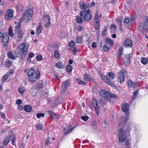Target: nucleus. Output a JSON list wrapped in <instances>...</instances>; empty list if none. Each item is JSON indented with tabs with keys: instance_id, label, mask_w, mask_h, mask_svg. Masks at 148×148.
I'll return each instance as SVG.
<instances>
[{
	"instance_id": "obj_31",
	"label": "nucleus",
	"mask_w": 148,
	"mask_h": 148,
	"mask_svg": "<svg viewBox=\"0 0 148 148\" xmlns=\"http://www.w3.org/2000/svg\"><path fill=\"white\" fill-rule=\"evenodd\" d=\"M56 66L59 69H62L64 68V64H62V62H58L56 64Z\"/></svg>"
},
{
	"instance_id": "obj_38",
	"label": "nucleus",
	"mask_w": 148,
	"mask_h": 148,
	"mask_svg": "<svg viewBox=\"0 0 148 148\" xmlns=\"http://www.w3.org/2000/svg\"><path fill=\"white\" fill-rule=\"evenodd\" d=\"M26 89L24 87L21 86L19 88V93L22 95L25 92Z\"/></svg>"
},
{
	"instance_id": "obj_12",
	"label": "nucleus",
	"mask_w": 148,
	"mask_h": 148,
	"mask_svg": "<svg viewBox=\"0 0 148 148\" xmlns=\"http://www.w3.org/2000/svg\"><path fill=\"white\" fill-rule=\"evenodd\" d=\"M14 11L12 10L9 9L7 10L5 16V19L7 20L11 19L13 16Z\"/></svg>"
},
{
	"instance_id": "obj_21",
	"label": "nucleus",
	"mask_w": 148,
	"mask_h": 148,
	"mask_svg": "<svg viewBox=\"0 0 148 148\" xmlns=\"http://www.w3.org/2000/svg\"><path fill=\"white\" fill-rule=\"evenodd\" d=\"M79 4L80 5L79 8L81 10L84 9L86 10L88 7V4L83 2H80Z\"/></svg>"
},
{
	"instance_id": "obj_29",
	"label": "nucleus",
	"mask_w": 148,
	"mask_h": 148,
	"mask_svg": "<svg viewBox=\"0 0 148 148\" xmlns=\"http://www.w3.org/2000/svg\"><path fill=\"white\" fill-rule=\"evenodd\" d=\"M42 29V26L41 25L40 23L39 25L36 28V34L37 35L40 34L41 33Z\"/></svg>"
},
{
	"instance_id": "obj_23",
	"label": "nucleus",
	"mask_w": 148,
	"mask_h": 148,
	"mask_svg": "<svg viewBox=\"0 0 148 148\" xmlns=\"http://www.w3.org/2000/svg\"><path fill=\"white\" fill-rule=\"evenodd\" d=\"M75 21L78 23L81 24L83 22V20L81 16H75Z\"/></svg>"
},
{
	"instance_id": "obj_37",
	"label": "nucleus",
	"mask_w": 148,
	"mask_h": 148,
	"mask_svg": "<svg viewBox=\"0 0 148 148\" xmlns=\"http://www.w3.org/2000/svg\"><path fill=\"white\" fill-rule=\"evenodd\" d=\"M76 42L78 44H81L82 42V38L80 36L77 37L76 38Z\"/></svg>"
},
{
	"instance_id": "obj_41",
	"label": "nucleus",
	"mask_w": 148,
	"mask_h": 148,
	"mask_svg": "<svg viewBox=\"0 0 148 148\" xmlns=\"http://www.w3.org/2000/svg\"><path fill=\"white\" fill-rule=\"evenodd\" d=\"M73 67L70 65H68L66 68V71L68 72H70L72 71Z\"/></svg>"
},
{
	"instance_id": "obj_14",
	"label": "nucleus",
	"mask_w": 148,
	"mask_h": 148,
	"mask_svg": "<svg viewBox=\"0 0 148 148\" xmlns=\"http://www.w3.org/2000/svg\"><path fill=\"white\" fill-rule=\"evenodd\" d=\"M123 45L125 47H131L133 45L132 40L130 38H127L123 43Z\"/></svg>"
},
{
	"instance_id": "obj_46",
	"label": "nucleus",
	"mask_w": 148,
	"mask_h": 148,
	"mask_svg": "<svg viewBox=\"0 0 148 148\" xmlns=\"http://www.w3.org/2000/svg\"><path fill=\"white\" fill-rule=\"evenodd\" d=\"M77 30L81 32L83 29V27L82 25H78L76 27Z\"/></svg>"
},
{
	"instance_id": "obj_10",
	"label": "nucleus",
	"mask_w": 148,
	"mask_h": 148,
	"mask_svg": "<svg viewBox=\"0 0 148 148\" xmlns=\"http://www.w3.org/2000/svg\"><path fill=\"white\" fill-rule=\"evenodd\" d=\"M100 76L101 79L103 81L108 85H110L112 87L115 86V84L114 82L111 81L107 77H106L105 76L102 75H100Z\"/></svg>"
},
{
	"instance_id": "obj_53",
	"label": "nucleus",
	"mask_w": 148,
	"mask_h": 148,
	"mask_svg": "<svg viewBox=\"0 0 148 148\" xmlns=\"http://www.w3.org/2000/svg\"><path fill=\"white\" fill-rule=\"evenodd\" d=\"M36 58L38 61H40L42 60V58L41 55H39L37 56Z\"/></svg>"
},
{
	"instance_id": "obj_45",
	"label": "nucleus",
	"mask_w": 148,
	"mask_h": 148,
	"mask_svg": "<svg viewBox=\"0 0 148 148\" xmlns=\"http://www.w3.org/2000/svg\"><path fill=\"white\" fill-rule=\"evenodd\" d=\"M36 127L37 130H42L43 129V125L40 124L37 125Z\"/></svg>"
},
{
	"instance_id": "obj_32",
	"label": "nucleus",
	"mask_w": 148,
	"mask_h": 148,
	"mask_svg": "<svg viewBox=\"0 0 148 148\" xmlns=\"http://www.w3.org/2000/svg\"><path fill=\"white\" fill-rule=\"evenodd\" d=\"M21 24L20 23H19V40H22L23 36V32L22 31L20 30V28H21Z\"/></svg>"
},
{
	"instance_id": "obj_36",
	"label": "nucleus",
	"mask_w": 148,
	"mask_h": 148,
	"mask_svg": "<svg viewBox=\"0 0 148 148\" xmlns=\"http://www.w3.org/2000/svg\"><path fill=\"white\" fill-rule=\"evenodd\" d=\"M141 61L142 63L144 65L147 64L148 62L147 58H142L141 59Z\"/></svg>"
},
{
	"instance_id": "obj_34",
	"label": "nucleus",
	"mask_w": 148,
	"mask_h": 148,
	"mask_svg": "<svg viewBox=\"0 0 148 148\" xmlns=\"http://www.w3.org/2000/svg\"><path fill=\"white\" fill-rule=\"evenodd\" d=\"M14 52L10 51L8 52V56L9 58H11L12 59H14L15 58V56L13 55Z\"/></svg>"
},
{
	"instance_id": "obj_22",
	"label": "nucleus",
	"mask_w": 148,
	"mask_h": 148,
	"mask_svg": "<svg viewBox=\"0 0 148 148\" xmlns=\"http://www.w3.org/2000/svg\"><path fill=\"white\" fill-rule=\"evenodd\" d=\"M11 138V135L10 133L6 137L3 141V144L4 145L6 146L8 144Z\"/></svg>"
},
{
	"instance_id": "obj_56",
	"label": "nucleus",
	"mask_w": 148,
	"mask_h": 148,
	"mask_svg": "<svg viewBox=\"0 0 148 148\" xmlns=\"http://www.w3.org/2000/svg\"><path fill=\"white\" fill-rule=\"evenodd\" d=\"M22 103V101L21 99H19V110H21L22 109H24V107L22 106H21V104Z\"/></svg>"
},
{
	"instance_id": "obj_1",
	"label": "nucleus",
	"mask_w": 148,
	"mask_h": 148,
	"mask_svg": "<svg viewBox=\"0 0 148 148\" xmlns=\"http://www.w3.org/2000/svg\"><path fill=\"white\" fill-rule=\"evenodd\" d=\"M128 116L122 117L121 120L119 124V127H123V128H120L118 131V137L119 142L121 143H123L125 140L127 139V136H129L130 134V129L129 126L126 127L127 130L124 129L123 125H125V123L127 121Z\"/></svg>"
},
{
	"instance_id": "obj_2",
	"label": "nucleus",
	"mask_w": 148,
	"mask_h": 148,
	"mask_svg": "<svg viewBox=\"0 0 148 148\" xmlns=\"http://www.w3.org/2000/svg\"><path fill=\"white\" fill-rule=\"evenodd\" d=\"M28 79L32 82L36 81L40 78V72L39 69L36 71L34 68H32L28 71Z\"/></svg>"
},
{
	"instance_id": "obj_59",
	"label": "nucleus",
	"mask_w": 148,
	"mask_h": 148,
	"mask_svg": "<svg viewBox=\"0 0 148 148\" xmlns=\"http://www.w3.org/2000/svg\"><path fill=\"white\" fill-rule=\"evenodd\" d=\"M138 90H136L133 92V95L132 96V98L134 99V98H135L136 95L138 94Z\"/></svg>"
},
{
	"instance_id": "obj_28",
	"label": "nucleus",
	"mask_w": 148,
	"mask_h": 148,
	"mask_svg": "<svg viewBox=\"0 0 148 148\" xmlns=\"http://www.w3.org/2000/svg\"><path fill=\"white\" fill-rule=\"evenodd\" d=\"M45 17L46 18H47L48 19V22H47L45 25V27L46 28H48L49 27V25L51 24V23L50 22V17L49 15L46 14L45 15Z\"/></svg>"
},
{
	"instance_id": "obj_30",
	"label": "nucleus",
	"mask_w": 148,
	"mask_h": 148,
	"mask_svg": "<svg viewBox=\"0 0 148 148\" xmlns=\"http://www.w3.org/2000/svg\"><path fill=\"white\" fill-rule=\"evenodd\" d=\"M10 134L11 135V137H12V143L13 145H15V143L16 140L15 136L13 134L12 131H10Z\"/></svg>"
},
{
	"instance_id": "obj_7",
	"label": "nucleus",
	"mask_w": 148,
	"mask_h": 148,
	"mask_svg": "<svg viewBox=\"0 0 148 148\" xmlns=\"http://www.w3.org/2000/svg\"><path fill=\"white\" fill-rule=\"evenodd\" d=\"M119 73L120 75L119 77L118 80L120 83L121 84L124 82L125 81V76L126 74H128V72L125 69H123L120 71Z\"/></svg>"
},
{
	"instance_id": "obj_49",
	"label": "nucleus",
	"mask_w": 148,
	"mask_h": 148,
	"mask_svg": "<svg viewBox=\"0 0 148 148\" xmlns=\"http://www.w3.org/2000/svg\"><path fill=\"white\" fill-rule=\"evenodd\" d=\"M36 116L38 118H40L41 117H43L45 116V114L43 113L40 112L36 114Z\"/></svg>"
},
{
	"instance_id": "obj_8",
	"label": "nucleus",
	"mask_w": 148,
	"mask_h": 148,
	"mask_svg": "<svg viewBox=\"0 0 148 148\" xmlns=\"http://www.w3.org/2000/svg\"><path fill=\"white\" fill-rule=\"evenodd\" d=\"M99 94L106 100L109 101L111 99V93L109 91L102 90L100 91Z\"/></svg>"
},
{
	"instance_id": "obj_64",
	"label": "nucleus",
	"mask_w": 148,
	"mask_h": 148,
	"mask_svg": "<svg viewBox=\"0 0 148 148\" xmlns=\"http://www.w3.org/2000/svg\"><path fill=\"white\" fill-rule=\"evenodd\" d=\"M15 31L16 33H18V24L16 26Z\"/></svg>"
},
{
	"instance_id": "obj_11",
	"label": "nucleus",
	"mask_w": 148,
	"mask_h": 148,
	"mask_svg": "<svg viewBox=\"0 0 148 148\" xmlns=\"http://www.w3.org/2000/svg\"><path fill=\"white\" fill-rule=\"evenodd\" d=\"M92 103L93 106L95 108V110L96 114L97 116L100 112V108L98 106L97 102L96 99L95 98H93L92 99Z\"/></svg>"
},
{
	"instance_id": "obj_58",
	"label": "nucleus",
	"mask_w": 148,
	"mask_h": 148,
	"mask_svg": "<svg viewBox=\"0 0 148 148\" xmlns=\"http://www.w3.org/2000/svg\"><path fill=\"white\" fill-rule=\"evenodd\" d=\"M138 86V84L137 82H134L132 85V86L131 87L133 88H137Z\"/></svg>"
},
{
	"instance_id": "obj_40",
	"label": "nucleus",
	"mask_w": 148,
	"mask_h": 148,
	"mask_svg": "<svg viewBox=\"0 0 148 148\" xmlns=\"http://www.w3.org/2000/svg\"><path fill=\"white\" fill-rule=\"evenodd\" d=\"M54 55L55 58L58 59L60 58V53L57 50H55Z\"/></svg>"
},
{
	"instance_id": "obj_54",
	"label": "nucleus",
	"mask_w": 148,
	"mask_h": 148,
	"mask_svg": "<svg viewBox=\"0 0 148 148\" xmlns=\"http://www.w3.org/2000/svg\"><path fill=\"white\" fill-rule=\"evenodd\" d=\"M81 119L84 121H86L88 119V116H83L81 117Z\"/></svg>"
},
{
	"instance_id": "obj_26",
	"label": "nucleus",
	"mask_w": 148,
	"mask_h": 148,
	"mask_svg": "<svg viewBox=\"0 0 148 148\" xmlns=\"http://www.w3.org/2000/svg\"><path fill=\"white\" fill-rule=\"evenodd\" d=\"M36 85L37 88L39 89L42 88L44 86V84L42 81L37 82Z\"/></svg>"
},
{
	"instance_id": "obj_55",
	"label": "nucleus",
	"mask_w": 148,
	"mask_h": 148,
	"mask_svg": "<svg viewBox=\"0 0 148 148\" xmlns=\"http://www.w3.org/2000/svg\"><path fill=\"white\" fill-rule=\"evenodd\" d=\"M131 80H129L127 81V85L128 86L130 87H131L132 86L133 84L134 83Z\"/></svg>"
},
{
	"instance_id": "obj_50",
	"label": "nucleus",
	"mask_w": 148,
	"mask_h": 148,
	"mask_svg": "<svg viewBox=\"0 0 148 148\" xmlns=\"http://www.w3.org/2000/svg\"><path fill=\"white\" fill-rule=\"evenodd\" d=\"M116 26L115 25H111L110 27V29L111 30L113 29V30H115L116 29Z\"/></svg>"
},
{
	"instance_id": "obj_15",
	"label": "nucleus",
	"mask_w": 148,
	"mask_h": 148,
	"mask_svg": "<svg viewBox=\"0 0 148 148\" xmlns=\"http://www.w3.org/2000/svg\"><path fill=\"white\" fill-rule=\"evenodd\" d=\"M130 55L129 54H125L123 58V63L125 65H128L130 64Z\"/></svg>"
},
{
	"instance_id": "obj_3",
	"label": "nucleus",
	"mask_w": 148,
	"mask_h": 148,
	"mask_svg": "<svg viewBox=\"0 0 148 148\" xmlns=\"http://www.w3.org/2000/svg\"><path fill=\"white\" fill-rule=\"evenodd\" d=\"M33 14V10L31 8L28 9L25 13H23L22 17L19 20V22L21 23L24 20L26 22H28L31 20V18L32 19Z\"/></svg>"
},
{
	"instance_id": "obj_52",
	"label": "nucleus",
	"mask_w": 148,
	"mask_h": 148,
	"mask_svg": "<svg viewBox=\"0 0 148 148\" xmlns=\"http://www.w3.org/2000/svg\"><path fill=\"white\" fill-rule=\"evenodd\" d=\"M75 45V42L73 40H71L69 43V45L70 47H72Z\"/></svg>"
},
{
	"instance_id": "obj_27",
	"label": "nucleus",
	"mask_w": 148,
	"mask_h": 148,
	"mask_svg": "<svg viewBox=\"0 0 148 148\" xmlns=\"http://www.w3.org/2000/svg\"><path fill=\"white\" fill-rule=\"evenodd\" d=\"M32 107L28 105H25L24 108V109L26 112H30L32 110Z\"/></svg>"
},
{
	"instance_id": "obj_48",
	"label": "nucleus",
	"mask_w": 148,
	"mask_h": 148,
	"mask_svg": "<svg viewBox=\"0 0 148 148\" xmlns=\"http://www.w3.org/2000/svg\"><path fill=\"white\" fill-rule=\"evenodd\" d=\"M12 27L10 26L9 29L8 34L10 36H12L13 35V33L12 31Z\"/></svg>"
},
{
	"instance_id": "obj_44",
	"label": "nucleus",
	"mask_w": 148,
	"mask_h": 148,
	"mask_svg": "<svg viewBox=\"0 0 148 148\" xmlns=\"http://www.w3.org/2000/svg\"><path fill=\"white\" fill-rule=\"evenodd\" d=\"M103 47L104 51L106 52H108L110 49V47L107 45H104Z\"/></svg>"
},
{
	"instance_id": "obj_61",
	"label": "nucleus",
	"mask_w": 148,
	"mask_h": 148,
	"mask_svg": "<svg viewBox=\"0 0 148 148\" xmlns=\"http://www.w3.org/2000/svg\"><path fill=\"white\" fill-rule=\"evenodd\" d=\"M91 47L93 49L96 48L97 47V43L95 42H93L91 45Z\"/></svg>"
},
{
	"instance_id": "obj_33",
	"label": "nucleus",
	"mask_w": 148,
	"mask_h": 148,
	"mask_svg": "<svg viewBox=\"0 0 148 148\" xmlns=\"http://www.w3.org/2000/svg\"><path fill=\"white\" fill-rule=\"evenodd\" d=\"M12 64V62L8 60H7L5 61L4 66L7 68L10 67Z\"/></svg>"
},
{
	"instance_id": "obj_62",
	"label": "nucleus",
	"mask_w": 148,
	"mask_h": 148,
	"mask_svg": "<svg viewBox=\"0 0 148 148\" xmlns=\"http://www.w3.org/2000/svg\"><path fill=\"white\" fill-rule=\"evenodd\" d=\"M0 114L1 115V117L3 119H6V117L5 116V115L4 113H2L0 112Z\"/></svg>"
},
{
	"instance_id": "obj_39",
	"label": "nucleus",
	"mask_w": 148,
	"mask_h": 148,
	"mask_svg": "<svg viewBox=\"0 0 148 148\" xmlns=\"http://www.w3.org/2000/svg\"><path fill=\"white\" fill-rule=\"evenodd\" d=\"M70 51L73 52V55H75L77 53V47H74L73 48H70L69 49Z\"/></svg>"
},
{
	"instance_id": "obj_18",
	"label": "nucleus",
	"mask_w": 148,
	"mask_h": 148,
	"mask_svg": "<svg viewBox=\"0 0 148 148\" xmlns=\"http://www.w3.org/2000/svg\"><path fill=\"white\" fill-rule=\"evenodd\" d=\"M69 86V83L68 81H66L64 82L62 84L61 87V91L64 92L67 89Z\"/></svg>"
},
{
	"instance_id": "obj_60",
	"label": "nucleus",
	"mask_w": 148,
	"mask_h": 148,
	"mask_svg": "<svg viewBox=\"0 0 148 148\" xmlns=\"http://www.w3.org/2000/svg\"><path fill=\"white\" fill-rule=\"evenodd\" d=\"M78 84L79 85H83L84 86L86 85V83L82 80H80Z\"/></svg>"
},
{
	"instance_id": "obj_47",
	"label": "nucleus",
	"mask_w": 148,
	"mask_h": 148,
	"mask_svg": "<svg viewBox=\"0 0 148 148\" xmlns=\"http://www.w3.org/2000/svg\"><path fill=\"white\" fill-rule=\"evenodd\" d=\"M108 76L111 79H113L114 77V73L112 72H110L108 73Z\"/></svg>"
},
{
	"instance_id": "obj_35",
	"label": "nucleus",
	"mask_w": 148,
	"mask_h": 148,
	"mask_svg": "<svg viewBox=\"0 0 148 148\" xmlns=\"http://www.w3.org/2000/svg\"><path fill=\"white\" fill-rule=\"evenodd\" d=\"M94 22H99V13L97 12L95 14L94 18Z\"/></svg>"
},
{
	"instance_id": "obj_43",
	"label": "nucleus",
	"mask_w": 148,
	"mask_h": 148,
	"mask_svg": "<svg viewBox=\"0 0 148 148\" xmlns=\"http://www.w3.org/2000/svg\"><path fill=\"white\" fill-rule=\"evenodd\" d=\"M94 26L96 30L99 29L100 28L99 22H94Z\"/></svg>"
},
{
	"instance_id": "obj_24",
	"label": "nucleus",
	"mask_w": 148,
	"mask_h": 148,
	"mask_svg": "<svg viewBox=\"0 0 148 148\" xmlns=\"http://www.w3.org/2000/svg\"><path fill=\"white\" fill-rule=\"evenodd\" d=\"M9 76L10 75L9 73H6L4 75L1 80V83L4 84Z\"/></svg>"
},
{
	"instance_id": "obj_5",
	"label": "nucleus",
	"mask_w": 148,
	"mask_h": 148,
	"mask_svg": "<svg viewBox=\"0 0 148 148\" xmlns=\"http://www.w3.org/2000/svg\"><path fill=\"white\" fill-rule=\"evenodd\" d=\"M79 14L80 16L86 21H89L91 19L92 16L89 9L80 11Z\"/></svg>"
},
{
	"instance_id": "obj_63",
	"label": "nucleus",
	"mask_w": 148,
	"mask_h": 148,
	"mask_svg": "<svg viewBox=\"0 0 148 148\" xmlns=\"http://www.w3.org/2000/svg\"><path fill=\"white\" fill-rule=\"evenodd\" d=\"M111 99L112 98L114 99H116L117 98L118 96L117 95H115V94H111Z\"/></svg>"
},
{
	"instance_id": "obj_6",
	"label": "nucleus",
	"mask_w": 148,
	"mask_h": 148,
	"mask_svg": "<svg viewBox=\"0 0 148 148\" xmlns=\"http://www.w3.org/2000/svg\"><path fill=\"white\" fill-rule=\"evenodd\" d=\"M139 27L143 32L148 30V17L145 20L144 22L139 23Z\"/></svg>"
},
{
	"instance_id": "obj_16",
	"label": "nucleus",
	"mask_w": 148,
	"mask_h": 148,
	"mask_svg": "<svg viewBox=\"0 0 148 148\" xmlns=\"http://www.w3.org/2000/svg\"><path fill=\"white\" fill-rule=\"evenodd\" d=\"M9 37L8 35H4L2 37V42L4 46H6L8 43Z\"/></svg>"
},
{
	"instance_id": "obj_17",
	"label": "nucleus",
	"mask_w": 148,
	"mask_h": 148,
	"mask_svg": "<svg viewBox=\"0 0 148 148\" xmlns=\"http://www.w3.org/2000/svg\"><path fill=\"white\" fill-rule=\"evenodd\" d=\"M72 126L71 125H69L66 128V129L64 127V130H66V131L64 133V135H66L69 133L71 132L74 129V127H72Z\"/></svg>"
},
{
	"instance_id": "obj_25",
	"label": "nucleus",
	"mask_w": 148,
	"mask_h": 148,
	"mask_svg": "<svg viewBox=\"0 0 148 148\" xmlns=\"http://www.w3.org/2000/svg\"><path fill=\"white\" fill-rule=\"evenodd\" d=\"M106 42L110 45L111 47H113L114 45V42L112 40L109 38H106L105 39Z\"/></svg>"
},
{
	"instance_id": "obj_4",
	"label": "nucleus",
	"mask_w": 148,
	"mask_h": 148,
	"mask_svg": "<svg viewBox=\"0 0 148 148\" xmlns=\"http://www.w3.org/2000/svg\"><path fill=\"white\" fill-rule=\"evenodd\" d=\"M19 49L20 51L19 54L20 56V59L23 60L24 59L27 54L28 47H27L24 43L21 44L19 45Z\"/></svg>"
},
{
	"instance_id": "obj_19",
	"label": "nucleus",
	"mask_w": 148,
	"mask_h": 148,
	"mask_svg": "<svg viewBox=\"0 0 148 148\" xmlns=\"http://www.w3.org/2000/svg\"><path fill=\"white\" fill-rule=\"evenodd\" d=\"M124 48L123 46L119 47L117 51V59L120 60L121 56L123 55Z\"/></svg>"
},
{
	"instance_id": "obj_57",
	"label": "nucleus",
	"mask_w": 148,
	"mask_h": 148,
	"mask_svg": "<svg viewBox=\"0 0 148 148\" xmlns=\"http://www.w3.org/2000/svg\"><path fill=\"white\" fill-rule=\"evenodd\" d=\"M34 56V54L32 52H31L29 53L28 56V59H31L33 58Z\"/></svg>"
},
{
	"instance_id": "obj_42",
	"label": "nucleus",
	"mask_w": 148,
	"mask_h": 148,
	"mask_svg": "<svg viewBox=\"0 0 148 148\" xmlns=\"http://www.w3.org/2000/svg\"><path fill=\"white\" fill-rule=\"evenodd\" d=\"M99 103H100V105L103 106L106 103L105 101L102 98H101L99 100Z\"/></svg>"
},
{
	"instance_id": "obj_20",
	"label": "nucleus",
	"mask_w": 148,
	"mask_h": 148,
	"mask_svg": "<svg viewBox=\"0 0 148 148\" xmlns=\"http://www.w3.org/2000/svg\"><path fill=\"white\" fill-rule=\"evenodd\" d=\"M84 80L86 81H93L94 80L92 77L86 73H85L84 75Z\"/></svg>"
},
{
	"instance_id": "obj_9",
	"label": "nucleus",
	"mask_w": 148,
	"mask_h": 148,
	"mask_svg": "<svg viewBox=\"0 0 148 148\" xmlns=\"http://www.w3.org/2000/svg\"><path fill=\"white\" fill-rule=\"evenodd\" d=\"M121 108L122 111L128 116L129 114V104L125 102L124 103L122 104Z\"/></svg>"
},
{
	"instance_id": "obj_13",
	"label": "nucleus",
	"mask_w": 148,
	"mask_h": 148,
	"mask_svg": "<svg viewBox=\"0 0 148 148\" xmlns=\"http://www.w3.org/2000/svg\"><path fill=\"white\" fill-rule=\"evenodd\" d=\"M48 114L49 115L50 117L53 119H58L60 117L59 115L55 113L54 112L51 110H49L47 111Z\"/></svg>"
},
{
	"instance_id": "obj_51",
	"label": "nucleus",
	"mask_w": 148,
	"mask_h": 148,
	"mask_svg": "<svg viewBox=\"0 0 148 148\" xmlns=\"http://www.w3.org/2000/svg\"><path fill=\"white\" fill-rule=\"evenodd\" d=\"M50 138L49 137H47L45 140V145H48L50 144L49 142Z\"/></svg>"
}]
</instances>
